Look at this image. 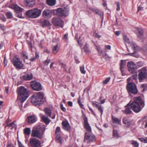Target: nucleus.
<instances>
[{
	"instance_id": "1",
	"label": "nucleus",
	"mask_w": 147,
	"mask_h": 147,
	"mask_svg": "<svg viewBox=\"0 0 147 147\" xmlns=\"http://www.w3.org/2000/svg\"><path fill=\"white\" fill-rule=\"evenodd\" d=\"M130 104L131 109L136 113L140 111L145 105L144 101L140 96L134 97L133 101Z\"/></svg>"
},
{
	"instance_id": "2",
	"label": "nucleus",
	"mask_w": 147,
	"mask_h": 147,
	"mask_svg": "<svg viewBox=\"0 0 147 147\" xmlns=\"http://www.w3.org/2000/svg\"><path fill=\"white\" fill-rule=\"evenodd\" d=\"M45 130V126L44 125H38L33 128L32 130L31 136L41 139L43 137Z\"/></svg>"
},
{
	"instance_id": "3",
	"label": "nucleus",
	"mask_w": 147,
	"mask_h": 147,
	"mask_svg": "<svg viewBox=\"0 0 147 147\" xmlns=\"http://www.w3.org/2000/svg\"><path fill=\"white\" fill-rule=\"evenodd\" d=\"M44 97V94L42 92H37L35 95L32 96L31 102L34 105H39L43 103Z\"/></svg>"
},
{
	"instance_id": "4",
	"label": "nucleus",
	"mask_w": 147,
	"mask_h": 147,
	"mask_svg": "<svg viewBox=\"0 0 147 147\" xmlns=\"http://www.w3.org/2000/svg\"><path fill=\"white\" fill-rule=\"evenodd\" d=\"M18 96L20 101L24 102L29 96L27 89L22 86L20 87L18 90Z\"/></svg>"
},
{
	"instance_id": "5",
	"label": "nucleus",
	"mask_w": 147,
	"mask_h": 147,
	"mask_svg": "<svg viewBox=\"0 0 147 147\" xmlns=\"http://www.w3.org/2000/svg\"><path fill=\"white\" fill-rule=\"evenodd\" d=\"M42 12V10L37 8L30 9L26 13V16L31 18H36L39 17Z\"/></svg>"
},
{
	"instance_id": "6",
	"label": "nucleus",
	"mask_w": 147,
	"mask_h": 147,
	"mask_svg": "<svg viewBox=\"0 0 147 147\" xmlns=\"http://www.w3.org/2000/svg\"><path fill=\"white\" fill-rule=\"evenodd\" d=\"M126 89L129 93H131L136 94L138 92L136 86L133 82H128V84L126 86Z\"/></svg>"
},
{
	"instance_id": "7",
	"label": "nucleus",
	"mask_w": 147,
	"mask_h": 147,
	"mask_svg": "<svg viewBox=\"0 0 147 147\" xmlns=\"http://www.w3.org/2000/svg\"><path fill=\"white\" fill-rule=\"evenodd\" d=\"M51 22L55 27L63 28V26L64 21L59 18H53L52 19Z\"/></svg>"
},
{
	"instance_id": "8",
	"label": "nucleus",
	"mask_w": 147,
	"mask_h": 147,
	"mask_svg": "<svg viewBox=\"0 0 147 147\" xmlns=\"http://www.w3.org/2000/svg\"><path fill=\"white\" fill-rule=\"evenodd\" d=\"M12 62L13 65L17 69H21L24 66L22 61L20 59L16 57H15L12 60Z\"/></svg>"
},
{
	"instance_id": "9",
	"label": "nucleus",
	"mask_w": 147,
	"mask_h": 147,
	"mask_svg": "<svg viewBox=\"0 0 147 147\" xmlns=\"http://www.w3.org/2000/svg\"><path fill=\"white\" fill-rule=\"evenodd\" d=\"M127 67L128 71L132 74L136 73L137 66L133 62L130 61L127 63Z\"/></svg>"
},
{
	"instance_id": "10",
	"label": "nucleus",
	"mask_w": 147,
	"mask_h": 147,
	"mask_svg": "<svg viewBox=\"0 0 147 147\" xmlns=\"http://www.w3.org/2000/svg\"><path fill=\"white\" fill-rule=\"evenodd\" d=\"M138 77L140 82L144 79H147V72L145 67H143L140 70L138 74Z\"/></svg>"
},
{
	"instance_id": "11",
	"label": "nucleus",
	"mask_w": 147,
	"mask_h": 147,
	"mask_svg": "<svg viewBox=\"0 0 147 147\" xmlns=\"http://www.w3.org/2000/svg\"><path fill=\"white\" fill-rule=\"evenodd\" d=\"M96 140V138L95 136L92 134H88L86 133L85 134L84 142L87 140V143H90L94 142Z\"/></svg>"
},
{
	"instance_id": "12",
	"label": "nucleus",
	"mask_w": 147,
	"mask_h": 147,
	"mask_svg": "<svg viewBox=\"0 0 147 147\" xmlns=\"http://www.w3.org/2000/svg\"><path fill=\"white\" fill-rule=\"evenodd\" d=\"M30 84L32 88L34 90L39 91L42 89L41 84L39 82L36 81H32Z\"/></svg>"
},
{
	"instance_id": "13",
	"label": "nucleus",
	"mask_w": 147,
	"mask_h": 147,
	"mask_svg": "<svg viewBox=\"0 0 147 147\" xmlns=\"http://www.w3.org/2000/svg\"><path fill=\"white\" fill-rule=\"evenodd\" d=\"M57 15L59 17L66 16L68 15V10H63L61 8H59L56 11Z\"/></svg>"
},
{
	"instance_id": "14",
	"label": "nucleus",
	"mask_w": 147,
	"mask_h": 147,
	"mask_svg": "<svg viewBox=\"0 0 147 147\" xmlns=\"http://www.w3.org/2000/svg\"><path fill=\"white\" fill-rule=\"evenodd\" d=\"M30 144L31 147H40L41 142L36 138H31L30 139Z\"/></svg>"
},
{
	"instance_id": "15",
	"label": "nucleus",
	"mask_w": 147,
	"mask_h": 147,
	"mask_svg": "<svg viewBox=\"0 0 147 147\" xmlns=\"http://www.w3.org/2000/svg\"><path fill=\"white\" fill-rule=\"evenodd\" d=\"M13 6V8L16 11V16L19 18H23L22 16V12L23 11V9L17 5H14Z\"/></svg>"
},
{
	"instance_id": "16",
	"label": "nucleus",
	"mask_w": 147,
	"mask_h": 147,
	"mask_svg": "<svg viewBox=\"0 0 147 147\" xmlns=\"http://www.w3.org/2000/svg\"><path fill=\"white\" fill-rule=\"evenodd\" d=\"M125 110L122 111L124 114L128 115L132 113V112L131 110L130 102L125 106Z\"/></svg>"
},
{
	"instance_id": "17",
	"label": "nucleus",
	"mask_w": 147,
	"mask_h": 147,
	"mask_svg": "<svg viewBox=\"0 0 147 147\" xmlns=\"http://www.w3.org/2000/svg\"><path fill=\"white\" fill-rule=\"evenodd\" d=\"M24 3L27 7H32L35 4V0H24Z\"/></svg>"
},
{
	"instance_id": "18",
	"label": "nucleus",
	"mask_w": 147,
	"mask_h": 147,
	"mask_svg": "<svg viewBox=\"0 0 147 147\" xmlns=\"http://www.w3.org/2000/svg\"><path fill=\"white\" fill-rule=\"evenodd\" d=\"M51 11L49 9L44 10L42 12L43 16L45 18L49 19L51 18L52 15Z\"/></svg>"
},
{
	"instance_id": "19",
	"label": "nucleus",
	"mask_w": 147,
	"mask_h": 147,
	"mask_svg": "<svg viewBox=\"0 0 147 147\" xmlns=\"http://www.w3.org/2000/svg\"><path fill=\"white\" fill-rule=\"evenodd\" d=\"M84 127L87 131L89 132H91V129L88 122V119L86 117L84 119Z\"/></svg>"
},
{
	"instance_id": "20",
	"label": "nucleus",
	"mask_w": 147,
	"mask_h": 147,
	"mask_svg": "<svg viewBox=\"0 0 147 147\" xmlns=\"http://www.w3.org/2000/svg\"><path fill=\"white\" fill-rule=\"evenodd\" d=\"M37 120L36 117L32 115L29 116L27 118V121L29 124H32L35 123Z\"/></svg>"
},
{
	"instance_id": "21",
	"label": "nucleus",
	"mask_w": 147,
	"mask_h": 147,
	"mask_svg": "<svg viewBox=\"0 0 147 147\" xmlns=\"http://www.w3.org/2000/svg\"><path fill=\"white\" fill-rule=\"evenodd\" d=\"M129 44L131 48L135 51H137L141 50V48L136 43L134 42H130Z\"/></svg>"
},
{
	"instance_id": "22",
	"label": "nucleus",
	"mask_w": 147,
	"mask_h": 147,
	"mask_svg": "<svg viewBox=\"0 0 147 147\" xmlns=\"http://www.w3.org/2000/svg\"><path fill=\"white\" fill-rule=\"evenodd\" d=\"M90 10L92 11L93 12H95L96 14L99 15L101 18H103L104 13L102 11L97 9L93 8H90Z\"/></svg>"
},
{
	"instance_id": "23",
	"label": "nucleus",
	"mask_w": 147,
	"mask_h": 147,
	"mask_svg": "<svg viewBox=\"0 0 147 147\" xmlns=\"http://www.w3.org/2000/svg\"><path fill=\"white\" fill-rule=\"evenodd\" d=\"M62 125L63 129L66 131L69 130L70 128L69 124L67 121H63L62 123Z\"/></svg>"
},
{
	"instance_id": "24",
	"label": "nucleus",
	"mask_w": 147,
	"mask_h": 147,
	"mask_svg": "<svg viewBox=\"0 0 147 147\" xmlns=\"http://www.w3.org/2000/svg\"><path fill=\"white\" fill-rule=\"evenodd\" d=\"M22 77L23 79L25 80H30L32 78L33 75L32 74L29 73L23 76Z\"/></svg>"
},
{
	"instance_id": "25",
	"label": "nucleus",
	"mask_w": 147,
	"mask_h": 147,
	"mask_svg": "<svg viewBox=\"0 0 147 147\" xmlns=\"http://www.w3.org/2000/svg\"><path fill=\"white\" fill-rule=\"evenodd\" d=\"M126 63L125 60H121V63H120V69L121 71V73L122 74V75H123V69L126 66Z\"/></svg>"
},
{
	"instance_id": "26",
	"label": "nucleus",
	"mask_w": 147,
	"mask_h": 147,
	"mask_svg": "<svg viewBox=\"0 0 147 147\" xmlns=\"http://www.w3.org/2000/svg\"><path fill=\"white\" fill-rule=\"evenodd\" d=\"M136 30L138 32V36L140 38H142L143 35L144 33V31L142 28H137Z\"/></svg>"
},
{
	"instance_id": "27",
	"label": "nucleus",
	"mask_w": 147,
	"mask_h": 147,
	"mask_svg": "<svg viewBox=\"0 0 147 147\" xmlns=\"http://www.w3.org/2000/svg\"><path fill=\"white\" fill-rule=\"evenodd\" d=\"M42 26L43 27L47 26L48 27L51 25V24L50 22L47 20H45L42 21L41 22Z\"/></svg>"
},
{
	"instance_id": "28",
	"label": "nucleus",
	"mask_w": 147,
	"mask_h": 147,
	"mask_svg": "<svg viewBox=\"0 0 147 147\" xmlns=\"http://www.w3.org/2000/svg\"><path fill=\"white\" fill-rule=\"evenodd\" d=\"M56 0H47V4L49 6H53L55 5L56 3Z\"/></svg>"
},
{
	"instance_id": "29",
	"label": "nucleus",
	"mask_w": 147,
	"mask_h": 147,
	"mask_svg": "<svg viewBox=\"0 0 147 147\" xmlns=\"http://www.w3.org/2000/svg\"><path fill=\"white\" fill-rule=\"evenodd\" d=\"M41 118L43 121L47 124H48L50 122V120L47 117L44 115H42Z\"/></svg>"
},
{
	"instance_id": "30",
	"label": "nucleus",
	"mask_w": 147,
	"mask_h": 147,
	"mask_svg": "<svg viewBox=\"0 0 147 147\" xmlns=\"http://www.w3.org/2000/svg\"><path fill=\"white\" fill-rule=\"evenodd\" d=\"M59 49V44H57L56 45L54 46L52 49L53 53L54 54H56L58 51Z\"/></svg>"
},
{
	"instance_id": "31",
	"label": "nucleus",
	"mask_w": 147,
	"mask_h": 147,
	"mask_svg": "<svg viewBox=\"0 0 147 147\" xmlns=\"http://www.w3.org/2000/svg\"><path fill=\"white\" fill-rule=\"evenodd\" d=\"M123 123L125 124L126 126L129 127L131 124V122L127 119L126 118H124L123 119Z\"/></svg>"
},
{
	"instance_id": "32",
	"label": "nucleus",
	"mask_w": 147,
	"mask_h": 147,
	"mask_svg": "<svg viewBox=\"0 0 147 147\" xmlns=\"http://www.w3.org/2000/svg\"><path fill=\"white\" fill-rule=\"evenodd\" d=\"M112 119L114 123H117L118 124H121V121L117 118L114 117L113 116H112Z\"/></svg>"
},
{
	"instance_id": "33",
	"label": "nucleus",
	"mask_w": 147,
	"mask_h": 147,
	"mask_svg": "<svg viewBox=\"0 0 147 147\" xmlns=\"http://www.w3.org/2000/svg\"><path fill=\"white\" fill-rule=\"evenodd\" d=\"M45 112L46 115L50 117H51V110L47 108L45 109Z\"/></svg>"
},
{
	"instance_id": "34",
	"label": "nucleus",
	"mask_w": 147,
	"mask_h": 147,
	"mask_svg": "<svg viewBox=\"0 0 147 147\" xmlns=\"http://www.w3.org/2000/svg\"><path fill=\"white\" fill-rule=\"evenodd\" d=\"M31 130L30 128L26 127L24 129V132L25 134L29 135L31 133Z\"/></svg>"
},
{
	"instance_id": "35",
	"label": "nucleus",
	"mask_w": 147,
	"mask_h": 147,
	"mask_svg": "<svg viewBox=\"0 0 147 147\" xmlns=\"http://www.w3.org/2000/svg\"><path fill=\"white\" fill-rule=\"evenodd\" d=\"M135 74H134L132 76L129 77L128 78L127 80V82H130V80H135L136 79L137 77V75L136 73H135Z\"/></svg>"
},
{
	"instance_id": "36",
	"label": "nucleus",
	"mask_w": 147,
	"mask_h": 147,
	"mask_svg": "<svg viewBox=\"0 0 147 147\" xmlns=\"http://www.w3.org/2000/svg\"><path fill=\"white\" fill-rule=\"evenodd\" d=\"M84 51L86 53H89L90 52L89 47L87 44H86L84 45L83 48Z\"/></svg>"
},
{
	"instance_id": "37",
	"label": "nucleus",
	"mask_w": 147,
	"mask_h": 147,
	"mask_svg": "<svg viewBox=\"0 0 147 147\" xmlns=\"http://www.w3.org/2000/svg\"><path fill=\"white\" fill-rule=\"evenodd\" d=\"M56 139L58 142L61 144L63 142L62 139L60 136L57 135L56 137Z\"/></svg>"
},
{
	"instance_id": "38",
	"label": "nucleus",
	"mask_w": 147,
	"mask_h": 147,
	"mask_svg": "<svg viewBox=\"0 0 147 147\" xmlns=\"http://www.w3.org/2000/svg\"><path fill=\"white\" fill-rule=\"evenodd\" d=\"M16 122L15 121H13L9 124H7V126L9 127H11L12 128H15L16 127V125L15 124V122Z\"/></svg>"
},
{
	"instance_id": "39",
	"label": "nucleus",
	"mask_w": 147,
	"mask_h": 147,
	"mask_svg": "<svg viewBox=\"0 0 147 147\" xmlns=\"http://www.w3.org/2000/svg\"><path fill=\"white\" fill-rule=\"evenodd\" d=\"M97 51L98 52V53H99V54H100V53H101L103 55H104V54L105 53H106V49H103V50H99L98 48H97Z\"/></svg>"
},
{
	"instance_id": "40",
	"label": "nucleus",
	"mask_w": 147,
	"mask_h": 147,
	"mask_svg": "<svg viewBox=\"0 0 147 147\" xmlns=\"http://www.w3.org/2000/svg\"><path fill=\"white\" fill-rule=\"evenodd\" d=\"M6 16L8 19H11L13 17L12 13L11 12H8L6 13Z\"/></svg>"
},
{
	"instance_id": "41",
	"label": "nucleus",
	"mask_w": 147,
	"mask_h": 147,
	"mask_svg": "<svg viewBox=\"0 0 147 147\" xmlns=\"http://www.w3.org/2000/svg\"><path fill=\"white\" fill-rule=\"evenodd\" d=\"M131 144L134 147H138L139 146L138 143L137 141L133 140L131 141Z\"/></svg>"
},
{
	"instance_id": "42",
	"label": "nucleus",
	"mask_w": 147,
	"mask_h": 147,
	"mask_svg": "<svg viewBox=\"0 0 147 147\" xmlns=\"http://www.w3.org/2000/svg\"><path fill=\"white\" fill-rule=\"evenodd\" d=\"M123 39L124 42L128 43L129 44L130 42H129V39L126 36H123Z\"/></svg>"
},
{
	"instance_id": "43",
	"label": "nucleus",
	"mask_w": 147,
	"mask_h": 147,
	"mask_svg": "<svg viewBox=\"0 0 147 147\" xmlns=\"http://www.w3.org/2000/svg\"><path fill=\"white\" fill-rule=\"evenodd\" d=\"M141 49L144 52L147 53V44L144 45L141 48Z\"/></svg>"
},
{
	"instance_id": "44",
	"label": "nucleus",
	"mask_w": 147,
	"mask_h": 147,
	"mask_svg": "<svg viewBox=\"0 0 147 147\" xmlns=\"http://www.w3.org/2000/svg\"><path fill=\"white\" fill-rule=\"evenodd\" d=\"M98 108V110L100 111L101 112V116L102 115L103 113V109L101 105L98 106V107H97Z\"/></svg>"
},
{
	"instance_id": "45",
	"label": "nucleus",
	"mask_w": 147,
	"mask_h": 147,
	"mask_svg": "<svg viewBox=\"0 0 147 147\" xmlns=\"http://www.w3.org/2000/svg\"><path fill=\"white\" fill-rule=\"evenodd\" d=\"M78 104H79V105L80 107L82 108H84L83 107V105L82 104V103L81 102L80 97L78 98Z\"/></svg>"
},
{
	"instance_id": "46",
	"label": "nucleus",
	"mask_w": 147,
	"mask_h": 147,
	"mask_svg": "<svg viewBox=\"0 0 147 147\" xmlns=\"http://www.w3.org/2000/svg\"><path fill=\"white\" fill-rule=\"evenodd\" d=\"M50 61V59H47L46 60L43 61V63L45 65H47Z\"/></svg>"
},
{
	"instance_id": "47",
	"label": "nucleus",
	"mask_w": 147,
	"mask_h": 147,
	"mask_svg": "<svg viewBox=\"0 0 147 147\" xmlns=\"http://www.w3.org/2000/svg\"><path fill=\"white\" fill-rule=\"evenodd\" d=\"M80 70L81 72L84 74L86 73V71L84 70V66L80 67Z\"/></svg>"
},
{
	"instance_id": "48",
	"label": "nucleus",
	"mask_w": 147,
	"mask_h": 147,
	"mask_svg": "<svg viewBox=\"0 0 147 147\" xmlns=\"http://www.w3.org/2000/svg\"><path fill=\"white\" fill-rule=\"evenodd\" d=\"M113 136L114 137L118 138V133L116 130L114 129L113 131Z\"/></svg>"
},
{
	"instance_id": "49",
	"label": "nucleus",
	"mask_w": 147,
	"mask_h": 147,
	"mask_svg": "<svg viewBox=\"0 0 147 147\" xmlns=\"http://www.w3.org/2000/svg\"><path fill=\"white\" fill-rule=\"evenodd\" d=\"M60 65H61V68H63L65 71L67 70V69L66 68V65L65 64L61 63H60Z\"/></svg>"
},
{
	"instance_id": "50",
	"label": "nucleus",
	"mask_w": 147,
	"mask_h": 147,
	"mask_svg": "<svg viewBox=\"0 0 147 147\" xmlns=\"http://www.w3.org/2000/svg\"><path fill=\"white\" fill-rule=\"evenodd\" d=\"M127 55H130L131 56L135 57H136L138 56L136 52H134L132 53H128L127 54Z\"/></svg>"
},
{
	"instance_id": "51",
	"label": "nucleus",
	"mask_w": 147,
	"mask_h": 147,
	"mask_svg": "<svg viewBox=\"0 0 147 147\" xmlns=\"http://www.w3.org/2000/svg\"><path fill=\"white\" fill-rule=\"evenodd\" d=\"M110 78H111L110 77L107 78L105 80L103 81V83L105 84H107V83L110 81Z\"/></svg>"
},
{
	"instance_id": "52",
	"label": "nucleus",
	"mask_w": 147,
	"mask_h": 147,
	"mask_svg": "<svg viewBox=\"0 0 147 147\" xmlns=\"http://www.w3.org/2000/svg\"><path fill=\"white\" fill-rule=\"evenodd\" d=\"M103 57L106 60H108L110 58L107 53H105L104 55H103Z\"/></svg>"
},
{
	"instance_id": "53",
	"label": "nucleus",
	"mask_w": 147,
	"mask_h": 147,
	"mask_svg": "<svg viewBox=\"0 0 147 147\" xmlns=\"http://www.w3.org/2000/svg\"><path fill=\"white\" fill-rule=\"evenodd\" d=\"M22 56L24 58H25L26 59H28V55L25 53H22Z\"/></svg>"
},
{
	"instance_id": "54",
	"label": "nucleus",
	"mask_w": 147,
	"mask_h": 147,
	"mask_svg": "<svg viewBox=\"0 0 147 147\" xmlns=\"http://www.w3.org/2000/svg\"><path fill=\"white\" fill-rule=\"evenodd\" d=\"M137 64L138 67H140L142 66L143 63L141 61H139L137 63Z\"/></svg>"
},
{
	"instance_id": "55",
	"label": "nucleus",
	"mask_w": 147,
	"mask_h": 147,
	"mask_svg": "<svg viewBox=\"0 0 147 147\" xmlns=\"http://www.w3.org/2000/svg\"><path fill=\"white\" fill-rule=\"evenodd\" d=\"M60 106L61 110L64 112H66V109L63 107V105L62 104H61L60 105Z\"/></svg>"
},
{
	"instance_id": "56",
	"label": "nucleus",
	"mask_w": 147,
	"mask_h": 147,
	"mask_svg": "<svg viewBox=\"0 0 147 147\" xmlns=\"http://www.w3.org/2000/svg\"><path fill=\"white\" fill-rule=\"evenodd\" d=\"M60 131V128L59 127H57L55 131V134H56Z\"/></svg>"
},
{
	"instance_id": "57",
	"label": "nucleus",
	"mask_w": 147,
	"mask_h": 147,
	"mask_svg": "<svg viewBox=\"0 0 147 147\" xmlns=\"http://www.w3.org/2000/svg\"><path fill=\"white\" fill-rule=\"evenodd\" d=\"M116 4L117 7V11H119L120 10V3L119 2H116Z\"/></svg>"
},
{
	"instance_id": "58",
	"label": "nucleus",
	"mask_w": 147,
	"mask_h": 147,
	"mask_svg": "<svg viewBox=\"0 0 147 147\" xmlns=\"http://www.w3.org/2000/svg\"><path fill=\"white\" fill-rule=\"evenodd\" d=\"M1 20L3 22H5L6 21V19L5 18L3 15H2V17H1Z\"/></svg>"
},
{
	"instance_id": "59",
	"label": "nucleus",
	"mask_w": 147,
	"mask_h": 147,
	"mask_svg": "<svg viewBox=\"0 0 147 147\" xmlns=\"http://www.w3.org/2000/svg\"><path fill=\"white\" fill-rule=\"evenodd\" d=\"M68 35L67 33H66L64 35L63 38L65 39L66 40H67L68 39Z\"/></svg>"
},
{
	"instance_id": "60",
	"label": "nucleus",
	"mask_w": 147,
	"mask_h": 147,
	"mask_svg": "<svg viewBox=\"0 0 147 147\" xmlns=\"http://www.w3.org/2000/svg\"><path fill=\"white\" fill-rule=\"evenodd\" d=\"M18 143L19 146V147H24V146L22 145V144L20 141H18Z\"/></svg>"
},
{
	"instance_id": "61",
	"label": "nucleus",
	"mask_w": 147,
	"mask_h": 147,
	"mask_svg": "<svg viewBox=\"0 0 147 147\" xmlns=\"http://www.w3.org/2000/svg\"><path fill=\"white\" fill-rule=\"evenodd\" d=\"M146 87V85L144 84H142L141 85V87L143 88L142 91H144L145 90V88Z\"/></svg>"
},
{
	"instance_id": "62",
	"label": "nucleus",
	"mask_w": 147,
	"mask_h": 147,
	"mask_svg": "<svg viewBox=\"0 0 147 147\" xmlns=\"http://www.w3.org/2000/svg\"><path fill=\"white\" fill-rule=\"evenodd\" d=\"M89 109L91 111V113L93 114L95 116L96 115L95 113L93 111V110L92 109L90 108L89 107Z\"/></svg>"
},
{
	"instance_id": "63",
	"label": "nucleus",
	"mask_w": 147,
	"mask_h": 147,
	"mask_svg": "<svg viewBox=\"0 0 147 147\" xmlns=\"http://www.w3.org/2000/svg\"><path fill=\"white\" fill-rule=\"evenodd\" d=\"M144 119H146V123L145 124V127H147V116L145 117L144 118Z\"/></svg>"
},
{
	"instance_id": "64",
	"label": "nucleus",
	"mask_w": 147,
	"mask_h": 147,
	"mask_svg": "<svg viewBox=\"0 0 147 147\" xmlns=\"http://www.w3.org/2000/svg\"><path fill=\"white\" fill-rule=\"evenodd\" d=\"M7 147H15L13 145L10 144L8 145Z\"/></svg>"
}]
</instances>
